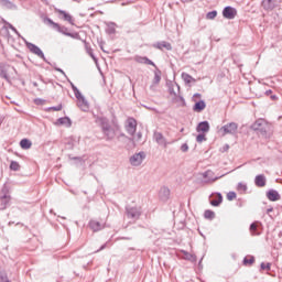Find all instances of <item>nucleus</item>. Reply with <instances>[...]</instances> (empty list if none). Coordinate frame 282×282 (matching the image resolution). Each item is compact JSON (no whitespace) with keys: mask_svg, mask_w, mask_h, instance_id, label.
<instances>
[{"mask_svg":"<svg viewBox=\"0 0 282 282\" xmlns=\"http://www.w3.org/2000/svg\"><path fill=\"white\" fill-rule=\"evenodd\" d=\"M68 149H74V143L72 141H68L67 143Z\"/></svg>","mask_w":282,"mask_h":282,"instance_id":"55","label":"nucleus"},{"mask_svg":"<svg viewBox=\"0 0 282 282\" xmlns=\"http://www.w3.org/2000/svg\"><path fill=\"white\" fill-rule=\"evenodd\" d=\"M73 91L75 94V98L77 100H80L82 98H85V96H83V93H80V90L78 89V87H74L73 86Z\"/></svg>","mask_w":282,"mask_h":282,"instance_id":"38","label":"nucleus"},{"mask_svg":"<svg viewBox=\"0 0 282 282\" xmlns=\"http://www.w3.org/2000/svg\"><path fill=\"white\" fill-rule=\"evenodd\" d=\"M181 76L186 85H191V83H197V79L191 76L188 73H182Z\"/></svg>","mask_w":282,"mask_h":282,"instance_id":"27","label":"nucleus"},{"mask_svg":"<svg viewBox=\"0 0 282 282\" xmlns=\"http://www.w3.org/2000/svg\"><path fill=\"white\" fill-rule=\"evenodd\" d=\"M134 138H135V140H137L138 142H139V140H142V132H138Z\"/></svg>","mask_w":282,"mask_h":282,"instance_id":"52","label":"nucleus"},{"mask_svg":"<svg viewBox=\"0 0 282 282\" xmlns=\"http://www.w3.org/2000/svg\"><path fill=\"white\" fill-rule=\"evenodd\" d=\"M196 142H206V134L204 133L197 134Z\"/></svg>","mask_w":282,"mask_h":282,"instance_id":"47","label":"nucleus"},{"mask_svg":"<svg viewBox=\"0 0 282 282\" xmlns=\"http://www.w3.org/2000/svg\"><path fill=\"white\" fill-rule=\"evenodd\" d=\"M77 107H79V109L82 111H89V101H87V99L85 97H82V99H77Z\"/></svg>","mask_w":282,"mask_h":282,"instance_id":"20","label":"nucleus"},{"mask_svg":"<svg viewBox=\"0 0 282 282\" xmlns=\"http://www.w3.org/2000/svg\"><path fill=\"white\" fill-rule=\"evenodd\" d=\"M68 158H69V160H74L76 162V164H80V165L85 164V160L83 159V156L69 155Z\"/></svg>","mask_w":282,"mask_h":282,"instance_id":"39","label":"nucleus"},{"mask_svg":"<svg viewBox=\"0 0 282 282\" xmlns=\"http://www.w3.org/2000/svg\"><path fill=\"white\" fill-rule=\"evenodd\" d=\"M193 98H202V94L196 93V94H194Z\"/></svg>","mask_w":282,"mask_h":282,"instance_id":"57","label":"nucleus"},{"mask_svg":"<svg viewBox=\"0 0 282 282\" xmlns=\"http://www.w3.org/2000/svg\"><path fill=\"white\" fill-rule=\"evenodd\" d=\"M217 17V11L214 10V11H209L207 14H206V19L208 20H213Z\"/></svg>","mask_w":282,"mask_h":282,"instance_id":"43","label":"nucleus"},{"mask_svg":"<svg viewBox=\"0 0 282 282\" xmlns=\"http://www.w3.org/2000/svg\"><path fill=\"white\" fill-rule=\"evenodd\" d=\"M85 48L88 55H90V57L93 58V61H95V63H98V58L96 57V55H94V48H91V46H89V44L85 43Z\"/></svg>","mask_w":282,"mask_h":282,"instance_id":"31","label":"nucleus"},{"mask_svg":"<svg viewBox=\"0 0 282 282\" xmlns=\"http://www.w3.org/2000/svg\"><path fill=\"white\" fill-rule=\"evenodd\" d=\"M20 147H21V149H31L32 148V141H30L29 139H22L20 141Z\"/></svg>","mask_w":282,"mask_h":282,"instance_id":"32","label":"nucleus"},{"mask_svg":"<svg viewBox=\"0 0 282 282\" xmlns=\"http://www.w3.org/2000/svg\"><path fill=\"white\" fill-rule=\"evenodd\" d=\"M223 17L224 19H229V20L235 19V17H237V9L230 6L225 7L223 10Z\"/></svg>","mask_w":282,"mask_h":282,"instance_id":"12","label":"nucleus"},{"mask_svg":"<svg viewBox=\"0 0 282 282\" xmlns=\"http://www.w3.org/2000/svg\"><path fill=\"white\" fill-rule=\"evenodd\" d=\"M10 206V196H0V210H6Z\"/></svg>","mask_w":282,"mask_h":282,"instance_id":"26","label":"nucleus"},{"mask_svg":"<svg viewBox=\"0 0 282 282\" xmlns=\"http://www.w3.org/2000/svg\"><path fill=\"white\" fill-rule=\"evenodd\" d=\"M183 252V258L186 261H192V263H195L197 261V256L188 253V251H182Z\"/></svg>","mask_w":282,"mask_h":282,"instance_id":"28","label":"nucleus"},{"mask_svg":"<svg viewBox=\"0 0 282 282\" xmlns=\"http://www.w3.org/2000/svg\"><path fill=\"white\" fill-rule=\"evenodd\" d=\"M221 202H224V196H221V193H216L214 199L210 200V205L217 207L221 205Z\"/></svg>","mask_w":282,"mask_h":282,"instance_id":"24","label":"nucleus"},{"mask_svg":"<svg viewBox=\"0 0 282 282\" xmlns=\"http://www.w3.org/2000/svg\"><path fill=\"white\" fill-rule=\"evenodd\" d=\"M70 83V87L72 89H74V87H76V85H74V83L69 82Z\"/></svg>","mask_w":282,"mask_h":282,"instance_id":"61","label":"nucleus"},{"mask_svg":"<svg viewBox=\"0 0 282 282\" xmlns=\"http://www.w3.org/2000/svg\"><path fill=\"white\" fill-rule=\"evenodd\" d=\"M271 265L272 264L270 262H268L267 264L264 262H261L260 268H261V270L270 271L271 270Z\"/></svg>","mask_w":282,"mask_h":282,"instance_id":"48","label":"nucleus"},{"mask_svg":"<svg viewBox=\"0 0 282 282\" xmlns=\"http://www.w3.org/2000/svg\"><path fill=\"white\" fill-rule=\"evenodd\" d=\"M106 32H107V34H113L116 32V23L115 22H108Z\"/></svg>","mask_w":282,"mask_h":282,"instance_id":"33","label":"nucleus"},{"mask_svg":"<svg viewBox=\"0 0 282 282\" xmlns=\"http://www.w3.org/2000/svg\"><path fill=\"white\" fill-rule=\"evenodd\" d=\"M44 23L46 25H50L52 30H55L56 32H59V34H64V36H70V39H74V33H69L68 29L66 26H61V24L54 22L51 18L45 17L43 19Z\"/></svg>","mask_w":282,"mask_h":282,"instance_id":"3","label":"nucleus"},{"mask_svg":"<svg viewBox=\"0 0 282 282\" xmlns=\"http://www.w3.org/2000/svg\"><path fill=\"white\" fill-rule=\"evenodd\" d=\"M14 72V67L6 64H0V78L7 80V83H11L10 73Z\"/></svg>","mask_w":282,"mask_h":282,"instance_id":"7","label":"nucleus"},{"mask_svg":"<svg viewBox=\"0 0 282 282\" xmlns=\"http://www.w3.org/2000/svg\"><path fill=\"white\" fill-rule=\"evenodd\" d=\"M254 184L259 188H263V186H265V175H263V174L257 175L254 178Z\"/></svg>","mask_w":282,"mask_h":282,"instance_id":"25","label":"nucleus"},{"mask_svg":"<svg viewBox=\"0 0 282 282\" xmlns=\"http://www.w3.org/2000/svg\"><path fill=\"white\" fill-rule=\"evenodd\" d=\"M62 110H63V105L62 104L47 108V111H62Z\"/></svg>","mask_w":282,"mask_h":282,"instance_id":"42","label":"nucleus"},{"mask_svg":"<svg viewBox=\"0 0 282 282\" xmlns=\"http://www.w3.org/2000/svg\"><path fill=\"white\" fill-rule=\"evenodd\" d=\"M137 63H140L141 65H152V67H158L153 61H151L147 56H137L135 57Z\"/></svg>","mask_w":282,"mask_h":282,"instance_id":"19","label":"nucleus"},{"mask_svg":"<svg viewBox=\"0 0 282 282\" xmlns=\"http://www.w3.org/2000/svg\"><path fill=\"white\" fill-rule=\"evenodd\" d=\"M122 239H124L126 241H131L130 237H123Z\"/></svg>","mask_w":282,"mask_h":282,"instance_id":"59","label":"nucleus"},{"mask_svg":"<svg viewBox=\"0 0 282 282\" xmlns=\"http://www.w3.org/2000/svg\"><path fill=\"white\" fill-rule=\"evenodd\" d=\"M249 230L253 237H259L263 230V225L260 221H254L250 225Z\"/></svg>","mask_w":282,"mask_h":282,"instance_id":"11","label":"nucleus"},{"mask_svg":"<svg viewBox=\"0 0 282 282\" xmlns=\"http://www.w3.org/2000/svg\"><path fill=\"white\" fill-rule=\"evenodd\" d=\"M0 282H12L8 278V273H6V271H0Z\"/></svg>","mask_w":282,"mask_h":282,"instance_id":"40","label":"nucleus"},{"mask_svg":"<svg viewBox=\"0 0 282 282\" xmlns=\"http://www.w3.org/2000/svg\"><path fill=\"white\" fill-rule=\"evenodd\" d=\"M237 189L246 193V191H248V185H246L243 183H238Z\"/></svg>","mask_w":282,"mask_h":282,"instance_id":"46","label":"nucleus"},{"mask_svg":"<svg viewBox=\"0 0 282 282\" xmlns=\"http://www.w3.org/2000/svg\"><path fill=\"white\" fill-rule=\"evenodd\" d=\"M159 197L162 202H167L169 197H171V189L169 187H162L159 192Z\"/></svg>","mask_w":282,"mask_h":282,"instance_id":"17","label":"nucleus"},{"mask_svg":"<svg viewBox=\"0 0 282 282\" xmlns=\"http://www.w3.org/2000/svg\"><path fill=\"white\" fill-rule=\"evenodd\" d=\"M89 228L93 229V232H98L102 230V228H105V225L100 224V221H97V220H90Z\"/></svg>","mask_w":282,"mask_h":282,"instance_id":"22","label":"nucleus"},{"mask_svg":"<svg viewBox=\"0 0 282 282\" xmlns=\"http://www.w3.org/2000/svg\"><path fill=\"white\" fill-rule=\"evenodd\" d=\"M170 94H173L174 96H177V94L173 90H170Z\"/></svg>","mask_w":282,"mask_h":282,"instance_id":"62","label":"nucleus"},{"mask_svg":"<svg viewBox=\"0 0 282 282\" xmlns=\"http://www.w3.org/2000/svg\"><path fill=\"white\" fill-rule=\"evenodd\" d=\"M56 124H65L67 127H72V119H69V117H61L57 119Z\"/></svg>","mask_w":282,"mask_h":282,"instance_id":"29","label":"nucleus"},{"mask_svg":"<svg viewBox=\"0 0 282 282\" xmlns=\"http://www.w3.org/2000/svg\"><path fill=\"white\" fill-rule=\"evenodd\" d=\"M202 177L204 178L205 184H213V182H217L221 176H216L215 172L207 170L202 174Z\"/></svg>","mask_w":282,"mask_h":282,"instance_id":"9","label":"nucleus"},{"mask_svg":"<svg viewBox=\"0 0 282 282\" xmlns=\"http://www.w3.org/2000/svg\"><path fill=\"white\" fill-rule=\"evenodd\" d=\"M0 197H10V188L8 187V185H3L0 192Z\"/></svg>","mask_w":282,"mask_h":282,"instance_id":"36","label":"nucleus"},{"mask_svg":"<svg viewBox=\"0 0 282 282\" xmlns=\"http://www.w3.org/2000/svg\"><path fill=\"white\" fill-rule=\"evenodd\" d=\"M178 100L182 102L183 107H186V100L184 99L183 96H178Z\"/></svg>","mask_w":282,"mask_h":282,"instance_id":"51","label":"nucleus"},{"mask_svg":"<svg viewBox=\"0 0 282 282\" xmlns=\"http://www.w3.org/2000/svg\"><path fill=\"white\" fill-rule=\"evenodd\" d=\"M1 8H4L6 10H17V4H14L10 0H0Z\"/></svg>","mask_w":282,"mask_h":282,"instance_id":"23","label":"nucleus"},{"mask_svg":"<svg viewBox=\"0 0 282 282\" xmlns=\"http://www.w3.org/2000/svg\"><path fill=\"white\" fill-rule=\"evenodd\" d=\"M10 170L11 171H21V165L17 161H11L10 163Z\"/></svg>","mask_w":282,"mask_h":282,"instance_id":"37","label":"nucleus"},{"mask_svg":"<svg viewBox=\"0 0 282 282\" xmlns=\"http://www.w3.org/2000/svg\"><path fill=\"white\" fill-rule=\"evenodd\" d=\"M154 141L160 145V147H166V138H164V134L162 132H154L153 134Z\"/></svg>","mask_w":282,"mask_h":282,"instance_id":"16","label":"nucleus"},{"mask_svg":"<svg viewBox=\"0 0 282 282\" xmlns=\"http://www.w3.org/2000/svg\"><path fill=\"white\" fill-rule=\"evenodd\" d=\"M55 70H56V72H59V74H62L63 76H67V75L65 74V70H63V68L56 67Z\"/></svg>","mask_w":282,"mask_h":282,"instance_id":"53","label":"nucleus"},{"mask_svg":"<svg viewBox=\"0 0 282 282\" xmlns=\"http://www.w3.org/2000/svg\"><path fill=\"white\" fill-rule=\"evenodd\" d=\"M126 131L131 137L135 135V131H138V121L134 118H128L126 123Z\"/></svg>","mask_w":282,"mask_h":282,"instance_id":"6","label":"nucleus"},{"mask_svg":"<svg viewBox=\"0 0 282 282\" xmlns=\"http://www.w3.org/2000/svg\"><path fill=\"white\" fill-rule=\"evenodd\" d=\"M147 154H144V152L135 153L130 158V164L132 166H140V164H142Z\"/></svg>","mask_w":282,"mask_h":282,"instance_id":"10","label":"nucleus"},{"mask_svg":"<svg viewBox=\"0 0 282 282\" xmlns=\"http://www.w3.org/2000/svg\"><path fill=\"white\" fill-rule=\"evenodd\" d=\"M25 45H26L28 50H30V52H32V54H35V56H39V58H43L44 62L47 63V59L45 58V54L43 53L41 47H39L35 44L30 43V42H25Z\"/></svg>","mask_w":282,"mask_h":282,"instance_id":"8","label":"nucleus"},{"mask_svg":"<svg viewBox=\"0 0 282 282\" xmlns=\"http://www.w3.org/2000/svg\"><path fill=\"white\" fill-rule=\"evenodd\" d=\"M33 86H34V87H39V83L33 82Z\"/></svg>","mask_w":282,"mask_h":282,"instance_id":"60","label":"nucleus"},{"mask_svg":"<svg viewBox=\"0 0 282 282\" xmlns=\"http://www.w3.org/2000/svg\"><path fill=\"white\" fill-rule=\"evenodd\" d=\"M45 102H46L45 99H41V98L34 99V105H37V106H43V105H45Z\"/></svg>","mask_w":282,"mask_h":282,"instance_id":"49","label":"nucleus"},{"mask_svg":"<svg viewBox=\"0 0 282 282\" xmlns=\"http://www.w3.org/2000/svg\"><path fill=\"white\" fill-rule=\"evenodd\" d=\"M265 96H270L272 94V89L265 90Z\"/></svg>","mask_w":282,"mask_h":282,"instance_id":"58","label":"nucleus"},{"mask_svg":"<svg viewBox=\"0 0 282 282\" xmlns=\"http://www.w3.org/2000/svg\"><path fill=\"white\" fill-rule=\"evenodd\" d=\"M227 199H228V202H232V199H237V193H235V192H229V193L227 194Z\"/></svg>","mask_w":282,"mask_h":282,"instance_id":"45","label":"nucleus"},{"mask_svg":"<svg viewBox=\"0 0 282 282\" xmlns=\"http://www.w3.org/2000/svg\"><path fill=\"white\" fill-rule=\"evenodd\" d=\"M204 109H206V101L204 100L196 101L193 106V111H195L196 113H202Z\"/></svg>","mask_w":282,"mask_h":282,"instance_id":"21","label":"nucleus"},{"mask_svg":"<svg viewBox=\"0 0 282 282\" xmlns=\"http://www.w3.org/2000/svg\"><path fill=\"white\" fill-rule=\"evenodd\" d=\"M254 263V257L251 256L250 259L243 258V265H252Z\"/></svg>","mask_w":282,"mask_h":282,"instance_id":"41","label":"nucleus"},{"mask_svg":"<svg viewBox=\"0 0 282 282\" xmlns=\"http://www.w3.org/2000/svg\"><path fill=\"white\" fill-rule=\"evenodd\" d=\"M239 124L237 122H229L220 128L223 135H237Z\"/></svg>","mask_w":282,"mask_h":282,"instance_id":"5","label":"nucleus"},{"mask_svg":"<svg viewBox=\"0 0 282 282\" xmlns=\"http://www.w3.org/2000/svg\"><path fill=\"white\" fill-rule=\"evenodd\" d=\"M57 12L63 15L64 21H67L70 23V25H74V19L69 15V13H66L63 10H57Z\"/></svg>","mask_w":282,"mask_h":282,"instance_id":"30","label":"nucleus"},{"mask_svg":"<svg viewBox=\"0 0 282 282\" xmlns=\"http://www.w3.org/2000/svg\"><path fill=\"white\" fill-rule=\"evenodd\" d=\"M153 47H155L156 50H167V52H171V50H173V46L171 45V43L166 42V41H162V42H158L155 44H153Z\"/></svg>","mask_w":282,"mask_h":282,"instance_id":"18","label":"nucleus"},{"mask_svg":"<svg viewBox=\"0 0 282 282\" xmlns=\"http://www.w3.org/2000/svg\"><path fill=\"white\" fill-rule=\"evenodd\" d=\"M267 198L269 202H279L281 199V194L276 189H269L267 192Z\"/></svg>","mask_w":282,"mask_h":282,"instance_id":"15","label":"nucleus"},{"mask_svg":"<svg viewBox=\"0 0 282 282\" xmlns=\"http://www.w3.org/2000/svg\"><path fill=\"white\" fill-rule=\"evenodd\" d=\"M251 129L253 131H257L258 135H262V138H270V124L265 119H258L256 122L251 126Z\"/></svg>","mask_w":282,"mask_h":282,"instance_id":"2","label":"nucleus"},{"mask_svg":"<svg viewBox=\"0 0 282 282\" xmlns=\"http://www.w3.org/2000/svg\"><path fill=\"white\" fill-rule=\"evenodd\" d=\"M282 0H262V8L264 10H274Z\"/></svg>","mask_w":282,"mask_h":282,"instance_id":"13","label":"nucleus"},{"mask_svg":"<svg viewBox=\"0 0 282 282\" xmlns=\"http://www.w3.org/2000/svg\"><path fill=\"white\" fill-rule=\"evenodd\" d=\"M105 248H107V243H104V245L97 250V252H100V251L105 250Z\"/></svg>","mask_w":282,"mask_h":282,"instance_id":"54","label":"nucleus"},{"mask_svg":"<svg viewBox=\"0 0 282 282\" xmlns=\"http://www.w3.org/2000/svg\"><path fill=\"white\" fill-rule=\"evenodd\" d=\"M160 80H162V72L156 69L154 72V85H160Z\"/></svg>","mask_w":282,"mask_h":282,"instance_id":"34","label":"nucleus"},{"mask_svg":"<svg viewBox=\"0 0 282 282\" xmlns=\"http://www.w3.org/2000/svg\"><path fill=\"white\" fill-rule=\"evenodd\" d=\"M270 98L271 100H279V97L276 95H271Z\"/></svg>","mask_w":282,"mask_h":282,"instance_id":"56","label":"nucleus"},{"mask_svg":"<svg viewBox=\"0 0 282 282\" xmlns=\"http://www.w3.org/2000/svg\"><path fill=\"white\" fill-rule=\"evenodd\" d=\"M2 122H3V119L0 117V124H2Z\"/></svg>","mask_w":282,"mask_h":282,"instance_id":"64","label":"nucleus"},{"mask_svg":"<svg viewBox=\"0 0 282 282\" xmlns=\"http://www.w3.org/2000/svg\"><path fill=\"white\" fill-rule=\"evenodd\" d=\"M97 122L100 124L101 133L105 135L107 142H111L120 133V126L111 127L107 117H98Z\"/></svg>","mask_w":282,"mask_h":282,"instance_id":"1","label":"nucleus"},{"mask_svg":"<svg viewBox=\"0 0 282 282\" xmlns=\"http://www.w3.org/2000/svg\"><path fill=\"white\" fill-rule=\"evenodd\" d=\"M197 133H208L210 131V123L208 121H200L196 127Z\"/></svg>","mask_w":282,"mask_h":282,"instance_id":"14","label":"nucleus"},{"mask_svg":"<svg viewBox=\"0 0 282 282\" xmlns=\"http://www.w3.org/2000/svg\"><path fill=\"white\" fill-rule=\"evenodd\" d=\"M126 215L128 219H133L134 221L140 219V215H142V210L138 206H126Z\"/></svg>","mask_w":282,"mask_h":282,"instance_id":"4","label":"nucleus"},{"mask_svg":"<svg viewBox=\"0 0 282 282\" xmlns=\"http://www.w3.org/2000/svg\"><path fill=\"white\" fill-rule=\"evenodd\" d=\"M181 151H182L183 153H186V151H188V144H187V143H183V144L181 145Z\"/></svg>","mask_w":282,"mask_h":282,"instance_id":"50","label":"nucleus"},{"mask_svg":"<svg viewBox=\"0 0 282 282\" xmlns=\"http://www.w3.org/2000/svg\"><path fill=\"white\" fill-rule=\"evenodd\" d=\"M204 217L205 219H209L210 221H213V219L215 218V212L206 209L204 213Z\"/></svg>","mask_w":282,"mask_h":282,"instance_id":"35","label":"nucleus"},{"mask_svg":"<svg viewBox=\"0 0 282 282\" xmlns=\"http://www.w3.org/2000/svg\"><path fill=\"white\" fill-rule=\"evenodd\" d=\"M119 135H120V138H124V133H122V132H120Z\"/></svg>","mask_w":282,"mask_h":282,"instance_id":"63","label":"nucleus"},{"mask_svg":"<svg viewBox=\"0 0 282 282\" xmlns=\"http://www.w3.org/2000/svg\"><path fill=\"white\" fill-rule=\"evenodd\" d=\"M9 30H12V32H14L17 34V36H21V33H19V31L17 30V28H14V25H12L10 22H6Z\"/></svg>","mask_w":282,"mask_h":282,"instance_id":"44","label":"nucleus"}]
</instances>
